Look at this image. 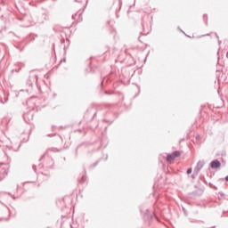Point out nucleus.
<instances>
[{"label": "nucleus", "instance_id": "1", "mask_svg": "<svg viewBox=\"0 0 228 228\" xmlns=\"http://www.w3.org/2000/svg\"><path fill=\"white\" fill-rule=\"evenodd\" d=\"M10 197L15 200V196L12 194L11 192L6 191H1L0 192V204H4L5 202H8Z\"/></svg>", "mask_w": 228, "mask_h": 228}, {"label": "nucleus", "instance_id": "2", "mask_svg": "<svg viewBox=\"0 0 228 228\" xmlns=\"http://www.w3.org/2000/svg\"><path fill=\"white\" fill-rule=\"evenodd\" d=\"M23 118H24V120L27 124H29V122H31V120H33V112L28 111L27 113H24L23 114Z\"/></svg>", "mask_w": 228, "mask_h": 228}, {"label": "nucleus", "instance_id": "3", "mask_svg": "<svg viewBox=\"0 0 228 228\" xmlns=\"http://www.w3.org/2000/svg\"><path fill=\"white\" fill-rule=\"evenodd\" d=\"M78 183L83 184L86 182V171L84 169V171L79 175L77 178Z\"/></svg>", "mask_w": 228, "mask_h": 228}, {"label": "nucleus", "instance_id": "4", "mask_svg": "<svg viewBox=\"0 0 228 228\" xmlns=\"http://www.w3.org/2000/svg\"><path fill=\"white\" fill-rule=\"evenodd\" d=\"M83 12L81 11H78L77 13L72 14V19L76 20L77 22H81L83 20Z\"/></svg>", "mask_w": 228, "mask_h": 228}, {"label": "nucleus", "instance_id": "5", "mask_svg": "<svg viewBox=\"0 0 228 228\" xmlns=\"http://www.w3.org/2000/svg\"><path fill=\"white\" fill-rule=\"evenodd\" d=\"M179 156H181V152L180 151H174L172 154L167 155V161H174V159H175V158H179Z\"/></svg>", "mask_w": 228, "mask_h": 228}, {"label": "nucleus", "instance_id": "6", "mask_svg": "<svg viewBox=\"0 0 228 228\" xmlns=\"http://www.w3.org/2000/svg\"><path fill=\"white\" fill-rule=\"evenodd\" d=\"M222 164L218 160H213L210 164L211 168H220Z\"/></svg>", "mask_w": 228, "mask_h": 228}, {"label": "nucleus", "instance_id": "7", "mask_svg": "<svg viewBox=\"0 0 228 228\" xmlns=\"http://www.w3.org/2000/svg\"><path fill=\"white\" fill-rule=\"evenodd\" d=\"M33 101H35V98H30L27 101V104L29 105L31 104V102H33Z\"/></svg>", "mask_w": 228, "mask_h": 228}, {"label": "nucleus", "instance_id": "8", "mask_svg": "<svg viewBox=\"0 0 228 228\" xmlns=\"http://www.w3.org/2000/svg\"><path fill=\"white\" fill-rule=\"evenodd\" d=\"M8 98H5L4 102H3V99H0V102H2V104H4V102H7Z\"/></svg>", "mask_w": 228, "mask_h": 228}, {"label": "nucleus", "instance_id": "9", "mask_svg": "<svg viewBox=\"0 0 228 228\" xmlns=\"http://www.w3.org/2000/svg\"><path fill=\"white\" fill-rule=\"evenodd\" d=\"M32 168H33L34 172H37V166H33Z\"/></svg>", "mask_w": 228, "mask_h": 228}, {"label": "nucleus", "instance_id": "10", "mask_svg": "<svg viewBox=\"0 0 228 228\" xmlns=\"http://www.w3.org/2000/svg\"><path fill=\"white\" fill-rule=\"evenodd\" d=\"M187 174H191V168H189V169L187 170Z\"/></svg>", "mask_w": 228, "mask_h": 228}, {"label": "nucleus", "instance_id": "11", "mask_svg": "<svg viewBox=\"0 0 228 228\" xmlns=\"http://www.w3.org/2000/svg\"><path fill=\"white\" fill-rule=\"evenodd\" d=\"M34 77L36 78V82L38 81V77L37 75H35Z\"/></svg>", "mask_w": 228, "mask_h": 228}, {"label": "nucleus", "instance_id": "12", "mask_svg": "<svg viewBox=\"0 0 228 228\" xmlns=\"http://www.w3.org/2000/svg\"><path fill=\"white\" fill-rule=\"evenodd\" d=\"M8 210H9V213H12V210L10 208H8Z\"/></svg>", "mask_w": 228, "mask_h": 228}, {"label": "nucleus", "instance_id": "13", "mask_svg": "<svg viewBox=\"0 0 228 228\" xmlns=\"http://www.w3.org/2000/svg\"><path fill=\"white\" fill-rule=\"evenodd\" d=\"M225 181H228V176L225 177Z\"/></svg>", "mask_w": 228, "mask_h": 228}, {"label": "nucleus", "instance_id": "14", "mask_svg": "<svg viewBox=\"0 0 228 228\" xmlns=\"http://www.w3.org/2000/svg\"><path fill=\"white\" fill-rule=\"evenodd\" d=\"M3 181V177H0V182Z\"/></svg>", "mask_w": 228, "mask_h": 228}, {"label": "nucleus", "instance_id": "15", "mask_svg": "<svg viewBox=\"0 0 228 228\" xmlns=\"http://www.w3.org/2000/svg\"><path fill=\"white\" fill-rule=\"evenodd\" d=\"M61 129H63V126H60Z\"/></svg>", "mask_w": 228, "mask_h": 228}]
</instances>
